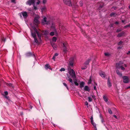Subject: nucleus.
<instances>
[{"label":"nucleus","mask_w":130,"mask_h":130,"mask_svg":"<svg viewBox=\"0 0 130 130\" xmlns=\"http://www.w3.org/2000/svg\"><path fill=\"white\" fill-rule=\"evenodd\" d=\"M63 1L66 4L69 6H72L73 7H74L75 8H76L78 7V5L77 4V3L75 4H73L72 5L71 3L70 0H63Z\"/></svg>","instance_id":"obj_1"},{"label":"nucleus","mask_w":130,"mask_h":130,"mask_svg":"<svg viewBox=\"0 0 130 130\" xmlns=\"http://www.w3.org/2000/svg\"><path fill=\"white\" fill-rule=\"evenodd\" d=\"M35 0H29L27 2L26 4L28 5L29 6L32 4L34 7V9L35 10H36L37 9V7L35 6Z\"/></svg>","instance_id":"obj_2"},{"label":"nucleus","mask_w":130,"mask_h":130,"mask_svg":"<svg viewBox=\"0 0 130 130\" xmlns=\"http://www.w3.org/2000/svg\"><path fill=\"white\" fill-rule=\"evenodd\" d=\"M68 71H69V74L71 76L72 78L75 79L76 78V75L73 69H71L70 67H68Z\"/></svg>","instance_id":"obj_3"},{"label":"nucleus","mask_w":130,"mask_h":130,"mask_svg":"<svg viewBox=\"0 0 130 130\" xmlns=\"http://www.w3.org/2000/svg\"><path fill=\"white\" fill-rule=\"evenodd\" d=\"M63 52L64 53H66L68 51V44L67 42H65L63 44Z\"/></svg>","instance_id":"obj_4"},{"label":"nucleus","mask_w":130,"mask_h":130,"mask_svg":"<svg viewBox=\"0 0 130 130\" xmlns=\"http://www.w3.org/2000/svg\"><path fill=\"white\" fill-rule=\"evenodd\" d=\"M34 29L35 31L34 32H35L36 34H37L38 37L39 38V39H41V35L42 34L41 33V30L39 29V30L38 31L37 29L35 28H34Z\"/></svg>","instance_id":"obj_5"},{"label":"nucleus","mask_w":130,"mask_h":130,"mask_svg":"<svg viewBox=\"0 0 130 130\" xmlns=\"http://www.w3.org/2000/svg\"><path fill=\"white\" fill-rule=\"evenodd\" d=\"M40 17L39 16L36 17L34 18V23L36 25H37L40 23V22L39 20Z\"/></svg>","instance_id":"obj_6"},{"label":"nucleus","mask_w":130,"mask_h":130,"mask_svg":"<svg viewBox=\"0 0 130 130\" xmlns=\"http://www.w3.org/2000/svg\"><path fill=\"white\" fill-rule=\"evenodd\" d=\"M123 79V82L125 83H127L129 82L130 80L129 79L127 76H123L122 77Z\"/></svg>","instance_id":"obj_7"},{"label":"nucleus","mask_w":130,"mask_h":130,"mask_svg":"<svg viewBox=\"0 0 130 130\" xmlns=\"http://www.w3.org/2000/svg\"><path fill=\"white\" fill-rule=\"evenodd\" d=\"M47 18L45 17H44L43 18V20L42 21V24L43 25H44L45 24H48L49 23V22L46 20Z\"/></svg>","instance_id":"obj_8"},{"label":"nucleus","mask_w":130,"mask_h":130,"mask_svg":"<svg viewBox=\"0 0 130 130\" xmlns=\"http://www.w3.org/2000/svg\"><path fill=\"white\" fill-rule=\"evenodd\" d=\"M31 34L32 36L34 38L35 41L36 43H38V41L36 38V35L35 32H33L31 31Z\"/></svg>","instance_id":"obj_9"},{"label":"nucleus","mask_w":130,"mask_h":130,"mask_svg":"<svg viewBox=\"0 0 130 130\" xmlns=\"http://www.w3.org/2000/svg\"><path fill=\"white\" fill-rule=\"evenodd\" d=\"M74 59L73 57H71L69 59V64L71 66H73Z\"/></svg>","instance_id":"obj_10"},{"label":"nucleus","mask_w":130,"mask_h":130,"mask_svg":"<svg viewBox=\"0 0 130 130\" xmlns=\"http://www.w3.org/2000/svg\"><path fill=\"white\" fill-rule=\"evenodd\" d=\"M99 75L103 78H105L106 77L105 73L102 71H100L99 72Z\"/></svg>","instance_id":"obj_11"},{"label":"nucleus","mask_w":130,"mask_h":130,"mask_svg":"<svg viewBox=\"0 0 130 130\" xmlns=\"http://www.w3.org/2000/svg\"><path fill=\"white\" fill-rule=\"evenodd\" d=\"M22 14L24 18L27 17L28 16L27 13L25 11L22 12Z\"/></svg>","instance_id":"obj_12"},{"label":"nucleus","mask_w":130,"mask_h":130,"mask_svg":"<svg viewBox=\"0 0 130 130\" xmlns=\"http://www.w3.org/2000/svg\"><path fill=\"white\" fill-rule=\"evenodd\" d=\"M41 32H42L43 34L44 35H47L49 33V32L48 31L46 30H43L42 31H41Z\"/></svg>","instance_id":"obj_13"},{"label":"nucleus","mask_w":130,"mask_h":130,"mask_svg":"<svg viewBox=\"0 0 130 130\" xmlns=\"http://www.w3.org/2000/svg\"><path fill=\"white\" fill-rule=\"evenodd\" d=\"M44 68L46 70H47L48 69L52 70V69L50 68V67L48 64H46L44 66Z\"/></svg>","instance_id":"obj_14"},{"label":"nucleus","mask_w":130,"mask_h":130,"mask_svg":"<svg viewBox=\"0 0 130 130\" xmlns=\"http://www.w3.org/2000/svg\"><path fill=\"white\" fill-rule=\"evenodd\" d=\"M124 33L123 31L119 33L117 35V37H120L122 36L124 34Z\"/></svg>","instance_id":"obj_15"},{"label":"nucleus","mask_w":130,"mask_h":130,"mask_svg":"<svg viewBox=\"0 0 130 130\" xmlns=\"http://www.w3.org/2000/svg\"><path fill=\"white\" fill-rule=\"evenodd\" d=\"M85 83L83 82H81L79 86L81 88H82L84 86Z\"/></svg>","instance_id":"obj_16"},{"label":"nucleus","mask_w":130,"mask_h":130,"mask_svg":"<svg viewBox=\"0 0 130 130\" xmlns=\"http://www.w3.org/2000/svg\"><path fill=\"white\" fill-rule=\"evenodd\" d=\"M91 60V59H88V60L86 61L84 63V65H88Z\"/></svg>","instance_id":"obj_17"},{"label":"nucleus","mask_w":130,"mask_h":130,"mask_svg":"<svg viewBox=\"0 0 130 130\" xmlns=\"http://www.w3.org/2000/svg\"><path fill=\"white\" fill-rule=\"evenodd\" d=\"M26 55L27 57L31 56L33 55L32 54L31 52L27 53L26 54Z\"/></svg>","instance_id":"obj_18"},{"label":"nucleus","mask_w":130,"mask_h":130,"mask_svg":"<svg viewBox=\"0 0 130 130\" xmlns=\"http://www.w3.org/2000/svg\"><path fill=\"white\" fill-rule=\"evenodd\" d=\"M107 84H108V86L109 87H110L111 86V84L110 82L109 78H108V79Z\"/></svg>","instance_id":"obj_19"},{"label":"nucleus","mask_w":130,"mask_h":130,"mask_svg":"<svg viewBox=\"0 0 130 130\" xmlns=\"http://www.w3.org/2000/svg\"><path fill=\"white\" fill-rule=\"evenodd\" d=\"M84 89L86 91H90V89L89 88L88 86H86L84 88Z\"/></svg>","instance_id":"obj_20"},{"label":"nucleus","mask_w":130,"mask_h":130,"mask_svg":"<svg viewBox=\"0 0 130 130\" xmlns=\"http://www.w3.org/2000/svg\"><path fill=\"white\" fill-rule=\"evenodd\" d=\"M117 74L119 75L120 76H122V74L121 73H120L119 70H116V71Z\"/></svg>","instance_id":"obj_21"},{"label":"nucleus","mask_w":130,"mask_h":130,"mask_svg":"<svg viewBox=\"0 0 130 130\" xmlns=\"http://www.w3.org/2000/svg\"><path fill=\"white\" fill-rule=\"evenodd\" d=\"M103 99L104 101L106 102H107L108 101L107 98L105 95L103 96Z\"/></svg>","instance_id":"obj_22"},{"label":"nucleus","mask_w":130,"mask_h":130,"mask_svg":"<svg viewBox=\"0 0 130 130\" xmlns=\"http://www.w3.org/2000/svg\"><path fill=\"white\" fill-rule=\"evenodd\" d=\"M91 124L93 125L94 127V129L95 130H97L96 127V124L95 123L93 122H93L92 123H91Z\"/></svg>","instance_id":"obj_23"},{"label":"nucleus","mask_w":130,"mask_h":130,"mask_svg":"<svg viewBox=\"0 0 130 130\" xmlns=\"http://www.w3.org/2000/svg\"><path fill=\"white\" fill-rule=\"evenodd\" d=\"M120 64L119 63H117L116 64V67L117 68H119L120 67Z\"/></svg>","instance_id":"obj_24"},{"label":"nucleus","mask_w":130,"mask_h":130,"mask_svg":"<svg viewBox=\"0 0 130 130\" xmlns=\"http://www.w3.org/2000/svg\"><path fill=\"white\" fill-rule=\"evenodd\" d=\"M52 40L53 41L55 42H56V40H57V38L56 37H53L52 38Z\"/></svg>","instance_id":"obj_25"},{"label":"nucleus","mask_w":130,"mask_h":130,"mask_svg":"<svg viewBox=\"0 0 130 130\" xmlns=\"http://www.w3.org/2000/svg\"><path fill=\"white\" fill-rule=\"evenodd\" d=\"M88 101L89 102H91L92 101V99L90 97H89L88 98Z\"/></svg>","instance_id":"obj_26"},{"label":"nucleus","mask_w":130,"mask_h":130,"mask_svg":"<svg viewBox=\"0 0 130 130\" xmlns=\"http://www.w3.org/2000/svg\"><path fill=\"white\" fill-rule=\"evenodd\" d=\"M104 54L106 56L108 57H109L110 56V54L108 53H105Z\"/></svg>","instance_id":"obj_27"},{"label":"nucleus","mask_w":130,"mask_h":130,"mask_svg":"<svg viewBox=\"0 0 130 130\" xmlns=\"http://www.w3.org/2000/svg\"><path fill=\"white\" fill-rule=\"evenodd\" d=\"M63 85H64V86H65L66 88L68 90H69V87H68L67 86V84L66 83H63Z\"/></svg>","instance_id":"obj_28"},{"label":"nucleus","mask_w":130,"mask_h":130,"mask_svg":"<svg viewBox=\"0 0 130 130\" xmlns=\"http://www.w3.org/2000/svg\"><path fill=\"white\" fill-rule=\"evenodd\" d=\"M46 10V8L45 7H42L41 9V11L42 12Z\"/></svg>","instance_id":"obj_29"},{"label":"nucleus","mask_w":130,"mask_h":130,"mask_svg":"<svg viewBox=\"0 0 130 130\" xmlns=\"http://www.w3.org/2000/svg\"><path fill=\"white\" fill-rule=\"evenodd\" d=\"M91 81H92L91 79V76H90V78L88 82V84H91Z\"/></svg>","instance_id":"obj_30"},{"label":"nucleus","mask_w":130,"mask_h":130,"mask_svg":"<svg viewBox=\"0 0 130 130\" xmlns=\"http://www.w3.org/2000/svg\"><path fill=\"white\" fill-rule=\"evenodd\" d=\"M76 81L77 80H76L74 82V83L76 86H78L79 85V84L77 83Z\"/></svg>","instance_id":"obj_31"},{"label":"nucleus","mask_w":130,"mask_h":130,"mask_svg":"<svg viewBox=\"0 0 130 130\" xmlns=\"http://www.w3.org/2000/svg\"><path fill=\"white\" fill-rule=\"evenodd\" d=\"M108 112L110 114H112V110L110 109H108Z\"/></svg>","instance_id":"obj_32"},{"label":"nucleus","mask_w":130,"mask_h":130,"mask_svg":"<svg viewBox=\"0 0 130 130\" xmlns=\"http://www.w3.org/2000/svg\"><path fill=\"white\" fill-rule=\"evenodd\" d=\"M51 45H52V46L53 47L54 49H56L57 48V47H56L54 46L55 45L54 44V43L53 44H52V43H51Z\"/></svg>","instance_id":"obj_33"},{"label":"nucleus","mask_w":130,"mask_h":130,"mask_svg":"<svg viewBox=\"0 0 130 130\" xmlns=\"http://www.w3.org/2000/svg\"><path fill=\"white\" fill-rule=\"evenodd\" d=\"M65 70V69L63 68H61V69L60 70V71H64Z\"/></svg>","instance_id":"obj_34"},{"label":"nucleus","mask_w":130,"mask_h":130,"mask_svg":"<svg viewBox=\"0 0 130 130\" xmlns=\"http://www.w3.org/2000/svg\"><path fill=\"white\" fill-rule=\"evenodd\" d=\"M54 32L52 31L50 32V35L51 36H53L54 35Z\"/></svg>","instance_id":"obj_35"},{"label":"nucleus","mask_w":130,"mask_h":130,"mask_svg":"<svg viewBox=\"0 0 130 130\" xmlns=\"http://www.w3.org/2000/svg\"><path fill=\"white\" fill-rule=\"evenodd\" d=\"M100 117L101 119V121L102 122V123H103V122H104V119L102 117L100 116Z\"/></svg>","instance_id":"obj_36"},{"label":"nucleus","mask_w":130,"mask_h":130,"mask_svg":"<svg viewBox=\"0 0 130 130\" xmlns=\"http://www.w3.org/2000/svg\"><path fill=\"white\" fill-rule=\"evenodd\" d=\"M116 13H115L113 12H112L110 14V16H113Z\"/></svg>","instance_id":"obj_37"},{"label":"nucleus","mask_w":130,"mask_h":130,"mask_svg":"<svg viewBox=\"0 0 130 130\" xmlns=\"http://www.w3.org/2000/svg\"><path fill=\"white\" fill-rule=\"evenodd\" d=\"M7 86H12V84L11 83H7Z\"/></svg>","instance_id":"obj_38"},{"label":"nucleus","mask_w":130,"mask_h":130,"mask_svg":"<svg viewBox=\"0 0 130 130\" xmlns=\"http://www.w3.org/2000/svg\"><path fill=\"white\" fill-rule=\"evenodd\" d=\"M104 6V4L103 3H102V5H100L99 7V8L101 9Z\"/></svg>","instance_id":"obj_39"},{"label":"nucleus","mask_w":130,"mask_h":130,"mask_svg":"<svg viewBox=\"0 0 130 130\" xmlns=\"http://www.w3.org/2000/svg\"><path fill=\"white\" fill-rule=\"evenodd\" d=\"M90 120H91V123H93V117L92 116L90 118Z\"/></svg>","instance_id":"obj_40"},{"label":"nucleus","mask_w":130,"mask_h":130,"mask_svg":"<svg viewBox=\"0 0 130 130\" xmlns=\"http://www.w3.org/2000/svg\"><path fill=\"white\" fill-rule=\"evenodd\" d=\"M130 27V24H129L128 25L125 26H124V28H126L128 27Z\"/></svg>","instance_id":"obj_41"},{"label":"nucleus","mask_w":130,"mask_h":130,"mask_svg":"<svg viewBox=\"0 0 130 130\" xmlns=\"http://www.w3.org/2000/svg\"><path fill=\"white\" fill-rule=\"evenodd\" d=\"M120 68L122 70H124L125 69V68L123 67L122 66H120Z\"/></svg>","instance_id":"obj_42"},{"label":"nucleus","mask_w":130,"mask_h":130,"mask_svg":"<svg viewBox=\"0 0 130 130\" xmlns=\"http://www.w3.org/2000/svg\"><path fill=\"white\" fill-rule=\"evenodd\" d=\"M68 80L71 83H72V80L71 78H69Z\"/></svg>","instance_id":"obj_43"},{"label":"nucleus","mask_w":130,"mask_h":130,"mask_svg":"<svg viewBox=\"0 0 130 130\" xmlns=\"http://www.w3.org/2000/svg\"><path fill=\"white\" fill-rule=\"evenodd\" d=\"M91 96L92 97V98L93 99H95V96L94 95H91Z\"/></svg>","instance_id":"obj_44"},{"label":"nucleus","mask_w":130,"mask_h":130,"mask_svg":"<svg viewBox=\"0 0 130 130\" xmlns=\"http://www.w3.org/2000/svg\"><path fill=\"white\" fill-rule=\"evenodd\" d=\"M123 43V42L121 41H120L119 42V43H118V45H120L121 44H122Z\"/></svg>","instance_id":"obj_45"},{"label":"nucleus","mask_w":130,"mask_h":130,"mask_svg":"<svg viewBox=\"0 0 130 130\" xmlns=\"http://www.w3.org/2000/svg\"><path fill=\"white\" fill-rule=\"evenodd\" d=\"M40 3V0H38V2L36 3L37 5H39Z\"/></svg>","instance_id":"obj_46"},{"label":"nucleus","mask_w":130,"mask_h":130,"mask_svg":"<svg viewBox=\"0 0 130 130\" xmlns=\"http://www.w3.org/2000/svg\"><path fill=\"white\" fill-rule=\"evenodd\" d=\"M121 31V30L120 29H117L116 30V32H120Z\"/></svg>","instance_id":"obj_47"},{"label":"nucleus","mask_w":130,"mask_h":130,"mask_svg":"<svg viewBox=\"0 0 130 130\" xmlns=\"http://www.w3.org/2000/svg\"><path fill=\"white\" fill-rule=\"evenodd\" d=\"M4 93L5 94V95H8V93L7 91H5L4 92Z\"/></svg>","instance_id":"obj_48"},{"label":"nucleus","mask_w":130,"mask_h":130,"mask_svg":"<svg viewBox=\"0 0 130 130\" xmlns=\"http://www.w3.org/2000/svg\"><path fill=\"white\" fill-rule=\"evenodd\" d=\"M79 4L80 6H83V2L82 1L79 2Z\"/></svg>","instance_id":"obj_49"},{"label":"nucleus","mask_w":130,"mask_h":130,"mask_svg":"<svg viewBox=\"0 0 130 130\" xmlns=\"http://www.w3.org/2000/svg\"><path fill=\"white\" fill-rule=\"evenodd\" d=\"M87 68V66H85L84 67H82V70H84V69H86Z\"/></svg>","instance_id":"obj_50"},{"label":"nucleus","mask_w":130,"mask_h":130,"mask_svg":"<svg viewBox=\"0 0 130 130\" xmlns=\"http://www.w3.org/2000/svg\"><path fill=\"white\" fill-rule=\"evenodd\" d=\"M46 0H43V4H45V3H46Z\"/></svg>","instance_id":"obj_51"},{"label":"nucleus","mask_w":130,"mask_h":130,"mask_svg":"<svg viewBox=\"0 0 130 130\" xmlns=\"http://www.w3.org/2000/svg\"><path fill=\"white\" fill-rule=\"evenodd\" d=\"M2 40L4 42H5V39L4 38H2Z\"/></svg>","instance_id":"obj_52"},{"label":"nucleus","mask_w":130,"mask_h":130,"mask_svg":"<svg viewBox=\"0 0 130 130\" xmlns=\"http://www.w3.org/2000/svg\"><path fill=\"white\" fill-rule=\"evenodd\" d=\"M11 2L12 3H15V0H11Z\"/></svg>","instance_id":"obj_53"},{"label":"nucleus","mask_w":130,"mask_h":130,"mask_svg":"<svg viewBox=\"0 0 130 130\" xmlns=\"http://www.w3.org/2000/svg\"><path fill=\"white\" fill-rule=\"evenodd\" d=\"M55 57L56 56L54 55L52 58V59L54 60V61L55 60Z\"/></svg>","instance_id":"obj_54"},{"label":"nucleus","mask_w":130,"mask_h":130,"mask_svg":"<svg viewBox=\"0 0 130 130\" xmlns=\"http://www.w3.org/2000/svg\"><path fill=\"white\" fill-rule=\"evenodd\" d=\"M58 53H56L54 55L56 57V56H58Z\"/></svg>","instance_id":"obj_55"},{"label":"nucleus","mask_w":130,"mask_h":130,"mask_svg":"<svg viewBox=\"0 0 130 130\" xmlns=\"http://www.w3.org/2000/svg\"><path fill=\"white\" fill-rule=\"evenodd\" d=\"M85 105H88V102L86 101V102H85Z\"/></svg>","instance_id":"obj_56"},{"label":"nucleus","mask_w":130,"mask_h":130,"mask_svg":"<svg viewBox=\"0 0 130 130\" xmlns=\"http://www.w3.org/2000/svg\"><path fill=\"white\" fill-rule=\"evenodd\" d=\"M32 107V106L31 105H29V108H30V109H31Z\"/></svg>","instance_id":"obj_57"},{"label":"nucleus","mask_w":130,"mask_h":130,"mask_svg":"<svg viewBox=\"0 0 130 130\" xmlns=\"http://www.w3.org/2000/svg\"><path fill=\"white\" fill-rule=\"evenodd\" d=\"M115 23L116 24H119V22L117 21H116L115 22Z\"/></svg>","instance_id":"obj_58"},{"label":"nucleus","mask_w":130,"mask_h":130,"mask_svg":"<svg viewBox=\"0 0 130 130\" xmlns=\"http://www.w3.org/2000/svg\"><path fill=\"white\" fill-rule=\"evenodd\" d=\"M94 89L95 90H96V86H94Z\"/></svg>","instance_id":"obj_59"},{"label":"nucleus","mask_w":130,"mask_h":130,"mask_svg":"<svg viewBox=\"0 0 130 130\" xmlns=\"http://www.w3.org/2000/svg\"><path fill=\"white\" fill-rule=\"evenodd\" d=\"M113 116L115 117V118H116V119H117V116H116V115H114Z\"/></svg>","instance_id":"obj_60"},{"label":"nucleus","mask_w":130,"mask_h":130,"mask_svg":"<svg viewBox=\"0 0 130 130\" xmlns=\"http://www.w3.org/2000/svg\"><path fill=\"white\" fill-rule=\"evenodd\" d=\"M127 55L130 54V51H128V52L127 53Z\"/></svg>","instance_id":"obj_61"},{"label":"nucleus","mask_w":130,"mask_h":130,"mask_svg":"<svg viewBox=\"0 0 130 130\" xmlns=\"http://www.w3.org/2000/svg\"><path fill=\"white\" fill-rule=\"evenodd\" d=\"M5 97L7 99H8V97L7 96H6V95H5Z\"/></svg>","instance_id":"obj_62"},{"label":"nucleus","mask_w":130,"mask_h":130,"mask_svg":"<svg viewBox=\"0 0 130 130\" xmlns=\"http://www.w3.org/2000/svg\"><path fill=\"white\" fill-rule=\"evenodd\" d=\"M127 88V89H130V86H128V87Z\"/></svg>","instance_id":"obj_63"},{"label":"nucleus","mask_w":130,"mask_h":130,"mask_svg":"<svg viewBox=\"0 0 130 130\" xmlns=\"http://www.w3.org/2000/svg\"><path fill=\"white\" fill-rule=\"evenodd\" d=\"M125 21L124 20H122V22L123 23Z\"/></svg>","instance_id":"obj_64"}]
</instances>
